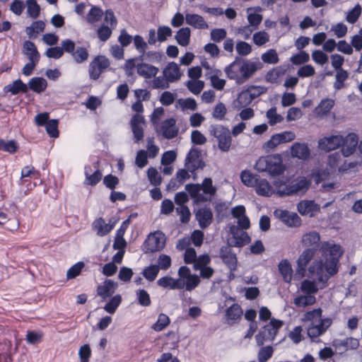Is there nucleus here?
<instances>
[{
    "mask_svg": "<svg viewBox=\"0 0 362 362\" xmlns=\"http://www.w3.org/2000/svg\"><path fill=\"white\" fill-rule=\"evenodd\" d=\"M322 258L315 259L308 268L309 276L317 279L321 288L327 286L329 277L337 271V262L342 255V250L339 245L330 242L320 243Z\"/></svg>",
    "mask_w": 362,
    "mask_h": 362,
    "instance_id": "f257e3e1",
    "label": "nucleus"
},
{
    "mask_svg": "<svg viewBox=\"0 0 362 362\" xmlns=\"http://www.w3.org/2000/svg\"><path fill=\"white\" fill-rule=\"evenodd\" d=\"M185 189L196 202H206L211 201L216 193V187L213 185L211 178H205L202 184H187Z\"/></svg>",
    "mask_w": 362,
    "mask_h": 362,
    "instance_id": "f03ea898",
    "label": "nucleus"
},
{
    "mask_svg": "<svg viewBox=\"0 0 362 362\" xmlns=\"http://www.w3.org/2000/svg\"><path fill=\"white\" fill-rule=\"evenodd\" d=\"M279 154L260 157L256 162L255 168L259 172H267L270 175H279L285 170Z\"/></svg>",
    "mask_w": 362,
    "mask_h": 362,
    "instance_id": "7ed1b4c3",
    "label": "nucleus"
},
{
    "mask_svg": "<svg viewBox=\"0 0 362 362\" xmlns=\"http://www.w3.org/2000/svg\"><path fill=\"white\" fill-rule=\"evenodd\" d=\"M211 136H214L218 141V147L223 152L229 151L232 138L230 130L221 124H211L209 128Z\"/></svg>",
    "mask_w": 362,
    "mask_h": 362,
    "instance_id": "20e7f679",
    "label": "nucleus"
},
{
    "mask_svg": "<svg viewBox=\"0 0 362 362\" xmlns=\"http://www.w3.org/2000/svg\"><path fill=\"white\" fill-rule=\"evenodd\" d=\"M295 134L292 132H284L272 136L270 139L263 144V149L266 152L274 150L281 144L289 142L295 139Z\"/></svg>",
    "mask_w": 362,
    "mask_h": 362,
    "instance_id": "39448f33",
    "label": "nucleus"
},
{
    "mask_svg": "<svg viewBox=\"0 0 362 362\" xmlns=\"http://www.w3.org/2000/svg\"><path fill=\"white\" fill-rule=\"evenodd\" d=\"M185 165L187 170L192 173L197 169H203L205 163L201 158V151L195 148H192L185 158Z\"/></svg>",
    "mask_w": 362,
    "mask_h": 362,
    "instance_id": "423d86ee",
    "label": "nucleus"
},
{
    "mask_svg": "<svg viewBox=\"0 0 362 362\" xmlns=\"http://www.w3.org/2000/svg\"><path fill=\"white\" fill-rule=\"evenodd\" d=\"M165 246V238L162 233L157 232L148 236L144 242L146 252H153L162 250Z\"/></svg>",
    "mask_w": 362,
    "mask_h": 362,
    "instance_id": "0eeeda50",
    "label": "nucleus"
},
{
    "mask_svg": "<svg viewBox=\"0 0 362 362\" xmlns=\"http://www.w3.org/2000/svg\"><path fill=\"white\" fill-rule=\"evenodd\" d=\"M274 214L288 227L297 228L301 225V219L295 212L276 209L274 211Z\"/></svg>",
    "mask_w": 362,
    "mask_h": 362,
    "instance_id": "6e6552de",
    "label": "nucleus"
},
{
    "mask_svg": "<svg viewBox=\"0 0 362 362\" xmlns=\"http://www.w3.org/2000/svg\"><path fill=\"white\" fill-rule=\"evenodd\" d=\"M332 324V319L324 318L320 323H311L308 328V335L313 341L320 335L323 334Z\"/></svg>",
    "mask_w": 362,
    "mask_h": 362,
    "instance_id": "1a4fd4ad",
    "label": "nucleus"
},
{
    "mask_svg": "<svg viewBox=\"0 0 362 362\" xmlns=\"http://www.w3.org/2000/svg\"><path fill=\"white\" fill-rule=\"evenodd\" d=\"M343 142V136L337 134L325 136L319 140L318 145L322 150L329 152L341 146Z\"/></svg>",
    "mask_w": 362,
    "mask_h": 362,
    "instance_id": "9d476101",
    "label": "nucleus"
},
{
    "mask_svg": "<svg viewBox=\"0 0 362 362\" xmlns=\"http://www.w3.org/2000/svg\"><path fill=\"white\" fill-rule=\"evenodd\" d=\"M358 139L356 134L350 133L345 137L343 136L341 146V154L344 157H349L352 155L358 146Z\"/></svg>",
    "mask_w": 362,
    "mask_h": 362,
    "instance_id": "9b49d317",
    "label": "nucleus"
},
{
    "mask_svg": "<svg viewBox=\"0 0 362 362\" xmlns=\"http://www.w3.org/2000/svg\"><path fill=\"white\" fill-rule=\"evenodd\" d=\"M263 67V64L257 59L255 62H252L243 59V69L240 75L243 83L252 77L254 74Z\"/></svg>",
    "mask_w": 362,
    "mask_h": 362,
    "instance_id": "f8f14e48",
    "label": "nucleus"
},
{
    "mask_svg": "<svg viewBox=\"0 0 362 362\" xmlns=\"http://www.w3.org/2000/svg\"><path fill=\"white\" fill-rule=\"evenodd\" d=\"M243 69V59L236 58L230 65L225 68V72L230 79L236 81L238 84L243 83L240 75Z\"/></svg>",
    "mask_w": 362,
    "mask_h": 362,
    "instance_id": "ddd939ff",
    "label": "nucleus"
},
{
    "mask_svg": "<svg viewBox=\"0 0 362 362\" xmlns=\"http://www.w3.org/2000/svg\"><path fill=\"white\" fill-rule=\"evenodd\" d=\"M333 346L340 354H343L348 350H355L359 346V341L357 339L353 337L346 338L344 339H334L332 344Z\"/></svg>",
    "mask_w": 362,
    "mask_h": 362,
    "instance_id": "4468645a",
    "label": "nucleus"
},
{
    "mask_svg": "<svg viewBox=\"0 0 362 362\" xmlns=\"http://www.w3.org/2000/svg\"><path fill=\"white\" fill-rule=\"evenodd\" d=\"M220 257L231 271L236 269L237 258L235 255L232 252V250L228 246L222 247L220 250Z\"/></svg>",
    "mask_w": 362,
    "mask_h": 362,
    "instance_id": "2eb2a0df",
    "label": "nucleus"
},
{
    "mask_svg": "<svg viewBox=\"0 0 362 362\" xmlns=\"http://www.w3.org/2000/svg\"><path fill=\"white\" fill-rule=\"evenodd\" d=\"M144 123V117L139 114L134 115L131 119L130 124L136 142L142 140L144 138V129L142 127Z\"/></svg>",
    "mask_w": 362,
    "mask_h": 362,
    "instance_id": "dca6fc26",
    "label": "nucleus"
},
{
    "mask_svg": "<svg viewBox=\"0 0 362 362\" xmlns=\"http://www.w3.org/2000/svg\"><path fill=\"white\" fill-rule=\"evenodd\" d=\"M117 283L111 279L105 280L101 285L98 286L97 293L103 300L112 296L117 288Z\"/></svg>",
    "mask_w": 362,
    "mask_h": 362,
    "instance_id": "f3484780",
    "label": "nucleus"
},
{
    "mask_svg": "<svg viewBox=\"0 0 362 362\" xmlns=\"http://www.w3.org/2000/svg\"><path fill=\"white\" fill-rule=\"evenodd\" d=\"M238 226L233 225L230 227L229 231L235 240V245L237 247H243L247 244L250 238L248 234Z\"/></svg>",
    "mask_w": 362,
    "mask_h": 362,
    "instance_id": "a211bd4d",
    "label": "nucleus"
},
{
    "mask_svg": "<svg viewBox=\"0 0 362 362\" xmlns=\"http://www.w3.org/2000/svg\"><path fill=\"white\" fill-rule=\"evenodd\" d=\"M163 74L170 83L179 81L182 75L179 66L175 62H169L163 70Z\"/></svg>",
    "mask_w": 362,
    "mask_h": 362,
    "instance_id": "6ab92c4d",
    "label": "nucleus"
},
{
    "mask_svg": "<svg viewBox=\"0 0 362 362\" xmlns=\"http://www.w3.org/2000/svg\"><path fill=\"white\" fill-rule=\"evenodd\" d=\"M196 219L198 221L200 228H206L212 222L213 214L209 208H201L195 214Z\"/></svg>",
    "mask_w": 362,
    "mask_h": 362,
    "instance_id": "aec40b11",
    "label": "nucleus"
},
{
    "mask_svg": "<svg viewBox=\"0 0 362 362\" xmlns=\"http://www.w3.org/2000/svg\"><path fill=\"white\" fill-rule=\"evenodd\" d=\"M298 211L302 215L313 217L315 212L320 211V206L314 201L304 200L298 203Z\"/></svg>",
    "mask_w": 362,
    "mask_h": 362,
    "instance_id": "412c9836",
    "label": "nucleus"
},
{
    "mask_svg": "<svg viewBox=\"0 0 362 362\" xmlns=\"http://www.w3.org/2000/svg\"><path fill=\"white\" fill-rule=\"evenodd\" d=\"M22 53L25 55L30 62H38L40 60V53L34 42L30 40H25L23 42Z\"/></svg>",
    "mask_w": 362,
    "mask_h": 362,
    "instance_id": "4be33fe9",
    "label": "nucleus"
},
{
    "mask_svg": "<svg viewBox=\"0 0 362 362\" xmlns=\"http://www.w3.org/2000/svg\"><path fill=\"white\" fill-rule=\"evenodd\" d=\"M115 224L116 221L112 223H106L103 218H99L93 223V228L98 236H105L113 229Z\"/></svg>",
    "mask_w": 362,
    "mask_h": 362,
    "instance_id": "5701e85b",
    "label": "nucleus"
},
{
    "mask_svg": "<svg viewBox=\"0 0 362 362\" xmlns=\"http://www.w3.org/2000/svg\"><path fill=\"white\" fill-rule=\"evenodd\" d=\"M158 71V67L146 63H140L136 65L137 74L145 78L155 77Z\"/></svg>",
    "mask_w": 362,
    "mask_h": 362,
    "instance_id": "b1692460",
    "label": "nucleus"
},
{
    "mask_svg": "<svg viewBox=\"0 0 362 362\" xmlns=\"http://www.w3.org/2000/svg\"><path fill=\"white\" fill-rule=\"evenodd\" d=\"M185 21L187 24L196 29L204 30L209 28L208 23L204 18L198 14L187 13L185 15Z\"/></svg>",
    "mask_w": 362,
    "mask_h": 362,
    "instance_id": "393cba45",
    "label": "nucleus"
},
{
    "mask_svg": "<svg viewBox=\"0 0 362 362\" xmlns=\"http://www.w3.org/2000/svg\"><path fill=\"white\" fill-rule=\"evenodd\" d=\"M175 124L176 121L173 118L168 119L163 122L161 129L165 138L173 139L177 136L178 130Z\"/></svg>",
    "mask_w": 362,
    "mask_h": 362,
    "instance_id": "a878e982",
    "label": "nucleus"
},
{
    "mask_svg": "<svg viewBox=\"0 0 362 362\" xmlns=\"http://www.w3.org/2000/svg\"><path fill=\"white\" fill-rule=\"evenodd\" d=\"M290 183L291 188V195L304 194L308 189L310 184V182L305 177H300L299 179L295 180Z\"/></svg>",
    "mask_w": 362,
    "mask_h": 362,
    "instance_id": "bb28decb",
    "label": "nucleus"
},
{
    "mask_svg": "<svg viewBox=\"0 0 362 362\" xmlns=\"http://www.w3.org/2000/svg\"><path fill=\"white\" fill-rule=\"evenodd\" d=\"M291 156L300 160H305L310 156V149L305 144L295 143L291 146Z\"/></svg>",
    "mask_w": 362,
    "mask_h": 362,
    "instance_id": "cd10ccee",
    "label": "nucleus"
},
{
    "mask_svg": "<svg viewBox=\"0 0 362 362\" xmlns=\"http://www.w3.org/2000/svg\"><path fill=\"white\" fill-rule=\"evenodd\" d=\"M85 184L91 186L96 185L101 180L103 176L102 173L100 170H95L92 173L90 166L85 167Z\"/></svg>",
    "mask_w": 362,
    "mask_h": 362,
    "instance_id": "c85d7f7f",
    "label": "nucleus"
},
{
    "mask_svg": "<svg viewBox=\"0 0 362 362\" xmlns=\"http://www.w3.org/2000/svg\"><path fill=\"white\" fill-rule=\"evenodd\" d=\"M255 187L256 192L261 196H270L273 189L269 182L264 178H261L259 176L254 185Z\"/></svg>",
    "mask_w": 362,
    "mask_h": 362,
    "instance_id": "c756f323",
    "label": "nucleus"
},
{
    "mask_svg": "<svg viewBox=\"0 0 362 362\" xmlns=\"http://www.w3.org/2000/svg\"><path fill=\"white\" fill-rule=\"evenodd\" d=\"M315 253L314 248H308L305 250L300 255L298 259V266L299 271L304 272L310 261L313 259Z\"/></svg>",
    "mask_w": 362,
    "mask_h": 362,
    "instance_id": "7c9ffc66",
    "label": "nucleus"
},
{
    "mask_svg": "<svg viewBox=\"0 0 362 362\" xmlns=\"http://www.w3.org/2000/svg\"><path fill=\"white\" fill-rule=\"evenodd\" d=\"M282 321L276 319H272L270 322L264 327V332L267 333L269 340H274L278 330L282 327Z\"/></svg>",
    "mask_w": 362,
    "mask_h": 362,
    "instance_id": "2f4dec72",
    "label": "nucleus"
},
{
    "mask_svg": "<svg viewBox=\"0 0 362 362\" xmlns=\"http://www.w3.org/2000/svg\"><path fill=\"white\" fill-rule=\"evenodd\" d=\"M300 288L307 295H312L323 288H321V284H319L318 281L305 279L301 283Z\"/></svg>",
    "mask_w": 362,
    "mask_h": 362,
    "instance_id": "473e14b6",
    "label": "nucleus"
},
{
    "mask_svg": "<svg viewBox=\"0 0 362 362\" xmlns=\"http://www.w3.org/2000/svg\"><path fill=\"white\" fill-rule=\"evenodd\" d=\"M28 86L32 90L40 93L46 89L47 83L42 77H33L29 81Z\"/></svg>",
    "mask_w": 362,
    "mask_h": 362,
    "instance_id": "72a5a7b5",
    "label": "nucleus"
},
{
    "mask_svg": "<svg viewBox=\"0 0 362 362\" xmlns=\"http://www.w3.org/2000/svg\"><path fill=\"white\" fill-rule=\"evenodd\" d=\"M279 270L286 282H290L292 279L291 265L287 259H283L279 264Z\"/></svg>",
    "mask_w": 362,
    "mask_h": 362,
    "instance_id": "f704fd0d",
    "label": "nucleus"
},
{
    "mask_svg": "<svg viewBox=\"0 0 362 362\" xmlns=\"http://www.w3.org/2000/svg\"><path fill=\"white\" fill-rule=\"evenodd\" d=\"M252 100L250 93L247 90H244L238 95L237 100L234 102V105L235 108L240 109L249 105Z\"/></svg>",
    "mask_w": 362,
    "mask_h": 362,
    "instance_id": "c9c22d12",
    "label": "nucleus"
},
{
    "mask_svg": "<svg viewBox=\"0 0 362 362\" xmlns=\"http://www.w3.org/2000/svg\"><path fill=\"white\" fill-rule=\"evenodd\" d=\"M320 240V233L314 230L305 233L302 237V243L305 247L313 246Z\"/></svg>",
    "mask_w": 362,
    "mask_h": 362,
    "instance_id": "e433bc0d",
    "label": "nucleus"
},
{
    "mask_svg": "<svg viewBox=\"0 0 362 362\" xmlns=\"http://www.w3.org/2000/svg\"><path fill=\"white\" fill-rule=\"evenodd\" d=\"M191 35V30L189 28H180L175 35L177 43L183 47L189 45Z\"/></svg>",
    "mask_w": 362,
    "mask_h": 362,
    "instance_id": "4c0bfd02",
    "label": "nucleus"
},
{
    "mask_svg": "<svg viewBox=\"0 0 362 362\" xmlns=\"http://www.w3.org/2000/svg\"><path fill=\"white\" fill-rule=\"evenodd\" d=\"M157 284L163 288H169L170 289L181 288L182 286L180 283V280H175L170 276H164L159 279Z\"/></svg>",
    "mask_w": 362,
    "mask_h": 362,
    "instance_id": "58836bf2",
    "label": "nucleus"
},
{
    "mask_svg": "<svg viewBox=\"0 0 362 362\" xmlns=\"http://www.w3.org/2000/svg\"><path fill=\"white\" fill-rule=\"evenodd\" d=\"M6 88H7V91L11 92L13 95H16L19 92L27 93L28 90V85L24 83L21 79L14 81Z\"/></svg>",
    "mask_w": 362,
    "mask_h": 362,
    "instance_id": "ea45409f",
    "label": "nucleus"
},
{
    "mask_svg": "<svg viewBox=\"0 0 362 362\" xmlns=\"http://www.w3.org/2000/svg\"><path fill=\"white\" fill-rule=\"evenodd\" d=\"M316 302V298L313 295L299 296L294 298L293 303L300 308L312 305Z\"/></svg>",
    "mask_w": 362,
    "mask_h": 362,
    "instance_id": "a19ab883",
    "label": "nucleus"
},
{
    "mask_svg": "<svg viewBox=\"0 0 362 362\" xmlns=\"http://www.w3.org/2000/svg\"><path fill=\"white\" fill-rule=\"evenodd\" d=\"M176 107H180L182 111L186 110H195L197 107V102L194 99L188 98L186 99H178L176 102Z\"/></svg>",
    "mask_w": 362,
    "mask_h": 362,
    "instance_id": "79ce46f5",
    "label": "nucleus"
},
{
    "mask_svg": "<svg viewBox=\"0 0 362 362\" xmlns=\"http://www.w3.org/2000/svg\"><path fill=\"white\" fill-rule=\"evenodd\" d=\"M243 315V310L238 304H233L226 310V317L228 320L237 321L240 320Z\"/></svg>",
    "mask_w": 362,
    "mask_h": 362,
    "instance_id": "37998d69",
    "label": "nucleus"
},
{
    "mask_svg": "<svg viewBox=\"0 0 362 362\" xmlns=\"http://www.w3.org/2000/svg\"><path fill=\"white\" fill-rule=\"evenodd\" d=\"M274 185L276 188V194H278L279 197L291 195V183L287 185L281 180H276L274 182Z\"/></svg>",
    "mask_w": 362,
    "mask_h": 362,
    "instance_id": "c03bdc74",
    "label": "nucleus"
},
{
    "mask_svg": "<svg viewBox=\"0 0 362 362\" xmlns=\"http://www.w3.org/2000/svg\"><path fill=\"white\" fill-rule=\"evenodd\" d=\"M103 16V11L99 7L93 6L86 16V21L89 23L99 21Z\"/></svg>",
    "mask_w": 362,
    "mask_h": 362,
    "instance_id": "a18cd8bd",
    "label": "nucleus"
},
{
    "mask_svg": "<svg viewBox=\"0 0 362 362\" xmlns=\"http://www.w3.org/2000/svg\"><path fill=\"white\" fill-rule=\"evenodd\" d=\"M341 160V155L339 152H335L332 153L328 157V164L332 168H336L339 167V171H345L347 170V168L345 166H339L340 161Z\"/></svg>",
    "mask_w": 362,
    "mask_h": 362,
    "instance_id": "49530a36",
    "label": "nucleus"
},
{
    "mask_svg": "<svg viewBox=\"0 0 362 362\" xmlns=\"http://www.w3.org/2000/svg\"><path fill=\"white\" fill-rule=\"evenodd\" d=\"M170 324V319L168 315L160 313L156 323L152 325V329L156 332H160Z\"/></svg>",
    "mask_w": 362,
    "mask_h": 362,
    "instance_id": "de8ad7c7",
    "label": "nucleus"
},
{
    "mask_svg": "<svg viewBox=\"0 0 362 362\" xmlns=\"http://www.w3.org/2000/svg\"><path fill=\"white\" fill-rule=\"evenodd\" d=\"M322 310L321 308L314 309L313 310L307 312L305 314L304 319L307 321H310L311 323H320L321 320L324 318H322Z\"/></svg>",
    "mask_w": 362,
    "mask_h": 362,
    "instance_id": "09e8293b",
    "label": "nucleus"
},
{
    "mask_svg": "<svg viewBox=\"0 0 362 362\" xmlns=\"http://www.w3.org/2000/svg\"><path fill=\"white\" fill-rule=\"evenodd\" d=\"M88 52L85 47H78L71 54L76 63H82L88 58Z\"/></svg>",
    "mask_w": 362,
    "mask_h": 362,
    "instance_id": "8fccbe9b",
    "label": "nucleus"
},
{
    "mask_svg": "<svg viewBox=\"0 0 362 362\" xmlns=\"http://www.w3.org/2000/svg\"><path fill=\"white\" fill-rule=\"evenodd\" d=\"M266 117L269 120V124L271 126L275 125L277 123H280L283 121V117L276 112V108L275 107H271L267 111Z\"/></svg>",
    "mask_w": 362,
    "mask_h": 362,
    "instance_id": "3c124183",
    "label": "nucleus"
},
{
    "mask_svg": "<svg viewBox=\"0 0 362 362\" xmlns=\"http://www.w3.org/2000/svg\"><path fill=\"white\" fill-rule=\"evenodd\" d=\"M153 80L151 81V87L155 89H167L170 86V82L167 78L163 74V76H156L153 77Z\"/></svg>",
    "mask_w": 362,
    "mask_h": 362,
    "instance_id": "603ef678",
    "label": "nucleus"
},
{
    "mask_svg": "<svg viewBox=\"0 0 362 362\" xmlns=\"http://www.w3.org/2000/svg\"><path fill=\"white\" fill-rule=\"evenodd\" d=\"M334 105V101L332 99L326 98L320 102L316 110L318 114L326 115L333 107Z\"/></svg>",
    "mask_w": 362,
    "mask_h": 362,
    "instance_id": "864d4df0",
    "label": "nucleus"
},
{
    "mask_svg": "<svg viewBox=\"0 0 362 362\" xmlns=\"http://www.w3.org/2000/svg\"><path fill=\"white\" fill-rule=\"evenodd\" d=\"M259 175H253L249 171L244 170L240 174V178L242 182L248 187H253Z\"/></svg>",
    "mask_w": 362,
    "mask_h": 362,
    "instance_id": "5fc2aeb1",
    "label": "nucleus"
},
{
    "mask_svg": "<svg viewBox=\"0 0 362 362\" xmlns=\"http://www.w3.org/2000/svg\"><path fill=\"white\" fill-rule=\"evenodd\" d=\"M362 12V8L359 4H356L346 16V21L349 23H355L360 17Z\"/></svg>",
    "mask_w": 362,
    "mask_h": 362,
    "instance_id": "6e6d98bb",
    "label": "nucleus"
},
{
    "mask_svg": "<svg viewBox=\"0 0 362 362\" xmlns=\"http://www.w3.org/2000/svg\"><path fill=\"white\" fill-rule=\"evenodd\" d=\"M188 89L194 95L199 94L204 87V82L199 80H190L187 82Z\"/></svg>",
    "mask_w": 362,
    "mask_h": 362,
    "instance_id": "4d7b16f0",
    "label": "nucleus"
},
{
    "mask_svg": "<svg viewBox=\"0 0 362 362\" xmlns=\"http://www.w3.org/2000/svg\"><path fill=\"white\" fill-rule=\"evenodd\" d=\"M163 54L158 52L150 51L144 52V54H141L139 56L140 60L144 61V59L149 60L153 62H160L162 60Z\"/></svg>",
    "mask_w": 362,
    "mask_h": 362,
    "instance_id": "13d9d810",
    "label": "nucleus"
},
{
    "mask_svg": "<svg viewBox=\"0 0 362 362\" xmlns=\"http://www.w3.org/2000/svg\"><path fill=\"white\" fill-rule=\"evenodd\" d=\"M262 60L264 63L274 64L279 62V57L275 49H271L262 54Z\"/></svg>",
    "mask_w": 362,
    "mask_h": 362,
    "instance_id": "bf43d9fd",
    "label": "nucleus"
},
{
    "mask_svg": "<svg viewBox=\"0 0 362 362\" xmlns=\"http://www.w3.org/2000/svg\"><path fill=\"white\" fill-rule=\"evenodd\" d=\"M138 303L141 306L147 307L151 303L149 294L144 289H139L136 292Z\"/></svg>",
    "mask_w": 362,
    "mask_h": 362,
    "instance_id": "052dcab7",
    "label": "nucleus"
},
{
    "mask_svg": "<svg viewBox=\"0 0 362 362\" xmlns=\"http://www.w3.org/2000/svg\"><path fill=\"white\" fill-rule=\"evenodd\" d=\"M122 301L120 295H116L112 297L110 300L105 305L104 309L105 311L110 314H113Z\"/></svg>",
    "mask_w": 362,
    "mask_h": 362,
    "instance_id": "680f3d73",
    "label": "nucleus"
},
{
    "mask_svg": "<svg viewBox=\"0 0 362 362\" xmlns=\"http://www.w3.org/2000/svg\"><path fill=\"white\" fill-rule=\"evenodd\" d=\"M159 272V267L157 265L152 264L146 267L143 271L144 276L149 281H153L156 279Z\"/></svg>",
    "mask_w": 362,
    "mask_h": 362,
    "instance_id": "e2e57ef3",
    "label": "nucleus"
},
{
    "mask_svg": "<svg viewBox=\"0 0 362 362\" xmlns=\"http://www.w3.org/2000/svg\"><path fill=\"white\" fill-rule=\"evenodd\" d=\"M18 149V146L15 141L11 140L5 141L4 139H0V150H3L10 153H13L16 152Z\"/></svg>",
    "mask_w": 362,
    "mask_h": 362,
    "instance_id": "0e129e2a",
    "label": "nucleus"
},
{
    "mask_svg": "<svg viewBox=\"0 0 362 362\" xmlns=\"http://www.w3.org/2000/svg\"><path fill=\"white\" fill-rule=\"evenodd\" d=\"M113 29L105 24L102 25L97 30L98 38L103 42L107 41L111 36Z\"/></svg>",
    "mask_w": 362,
    "mask_h": 362,
    "instance_id": "69168bd1",
    "label": "nucleus"
},
{
    "mask_svg": "<svg viewBox=\"0 0 362 362\" xmlns=\"http://www.w3.org/2000/svg\"><path fill=\"white\" fill-rule=\"evenodd\" d=\"M148 180L151 185L158 186L160 185L162 178L158 170L154 168H148L147 171Z\"/></svg>",
    "mask_w": 362,
    "mask_h": 362,
    "instance_id": "338daca9",
    "label": "nucleus"
},
{
    "mask_svg": "<svg viewBox=\"0 0 362 362\" xmlns=\"http://www.w3.org/2000/svg\"><path fill=\"white\" fill-rule=\"evenodd\" d=\"M252 40L257 46H262L269 40V35L264 31H259L253 35Z\"/></svg>",
    "mask_w": 362,
    "mask_h": 362,
    "instance_id": "774afa93",
    "label": "nucleus"
}]
</instances>
